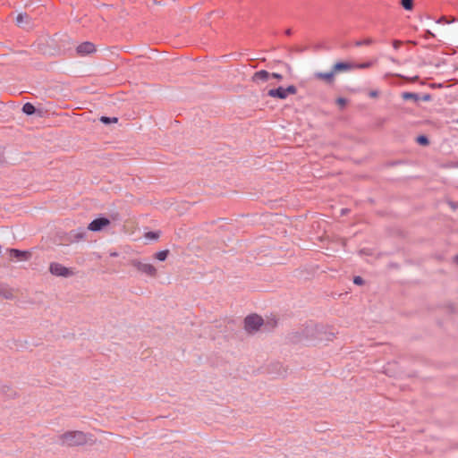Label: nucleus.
I'll list each match as a JSON object with an SVG mask.
<instances>
[{
  "label": "nucleus",
  "mask_w": 458,
  "mask_h": 458,
  "mask_svg": "<svg viewBox=\"0 0 458 458\" xmlns=\"http://www.w3.org/2000/svg\"><path fill=\"white\" fill-rule=\"evenodd\" d=\"M59 443L65 446H77L87 444L90 437L81 430L66 431L58 437Z\"/></svg>",
  "instance_id": "nucleus-1"
},
{
  "label": "nucleus",
  "mask_w": 458,
  "mask_h": 458,
  "mask_svg": "<svg viewBox=\"0 0 458 458\" xmlns=\"http://www.w3.org/2000/svg\"><path fill=\"white\" fill-rule=\"evenodd\" d=\"M131 265L140 274L148 277H156L157 276V269L150 263L144 262L140 259H131Z\"/></svg>",
  "instance_id": "nucleus-2"
},
{
  "label": "nucleus",
  "mask_w": 458,
  "mask_h": 458,
  "mask_svg": "<svg viewBox=\"0 0 458 458\" xmlns=\"http://www.w3.org/2000/svg\"><path fill=\"white\" fill-rule=\"evenodd\" d=\"M297 92L295 86L291 85L287 88L279 87L277 89H269L267 95L274 98L285 99L288 95H294Z\"/></svg>",
  "instance_id": "nucleus-3"
},
{
  "label": "nucleus",
  "mask_w": 458,
  "mask_h": 458,
  "mask_svg": "<svg viewBox=\"0 0 458 458\" xmlns=\"http://www.w3.org/2000/svg\"><path fill=\"white\" fill-rule=\"evenodd\" d=\"M49 271L52 275L56 276L69 277L73 275V271L71 268H68L57 262L50 264Z\"/></svg>",
  "instance_id": "nucleus-4"
},
{
  "label": "nucleus",
  "mask_w": 458,
  "mask_h": 458,
  "mask_svg": "<svg viewBox=\"0 0 458 458\" xmlns=\"http://www.w3.org/2000/svg\"><path fill=\"white\" fill-rule=\"evenodd\" d=\"M262 324V318L255 314L248 316L244 320V327L248 332L250 333L257 331Z\"/></svg>",
  "instance_id": "nucleus-5"
},
{
  "label": "nucleus",
  "mask_w": 458,
  "mask_h": 458,
  "mask_svg": "<svg viewBox=\"0 0 458 458\" xmlns=\"http://www.w3.org/2000/svg\"><path fill=\"white\" fill-rule=\"evenodd\" d=\"M111 222L108 218L99 217L94 219L89 224L88 229L92 232H99L110 225Z\"/></svg>",
  "instance_id": "nucleus-6"
},
{
  "label": "nucleus",
  "mask_w": 458,
  "mask_h": 458,
  "mask_svg": "<svg viewBox=\"0 0 458 458\" xmlns=\"http://www.w3.org/2000/svg\"><path fill=\"white\" fill-rule=\"evenodd\" d=\"M314 77H315V79H317L320 81H323L324 83H326L327 85H333L335 81V73L333 71V69H331V71L326 72H316L314 74Z\"/></svg>",
  "instance_id": "nucleus-7"
},
{
  "label": "nucleus",
  "mask_w": 458,
  "mask_h": 458,
  "mask_svg": "<svg viewBox=\"0 0 458 458\" xmlns=\"http://www.w3.org/2000/svg\"><path fill=\"white\" fill-rule=\"evenodd\" d=\"M332 69L336 75L337 73H340V72H346L354 70L355 64L347 63V62H338L333 65Z\"/></svg>",
  "instance_id": "nucleus-8"
},
{
  "label": "nucleus",
  "mask_w": 458,
  "mask_h": 458,
  "mask_svg": "<svg viewBox=\"0 0 458 458\" xmlns=\"http://www.w3.org/2000/svg\"><path fill=\"white\" fill-rule=\"evenodd\" d=\"M77 53L81 55H89L96 51V47L91 42H83L77 47Z\"/></svg>",
  "instance_id": "nucleus-9"
},
{
  "label": "nucleus",
  "mask_w": 458,
  "mask_h": 458,
  "mask_svg": "<svg viewBox=\"0 0 458 458\" xmlns=\"http://www.w3.org/2000/svg\"><path fill=\"white\" fill-rule=\"evenodd\" d=\"M270 73L265 70L256 72L252 76V81L255 82L266 81L269 79Z\"/></svg>",
  "instance_id": "nucleus-10"
},
{
  "label": "nucleus",
  "mask_w": 458,
  "mask_h": 458,
  "mask_svg": "<svg viewBox=\"0 0 458 458\" xmlns=\"http://www.w3.org/2000/svg\"><path fill=\"white\" fill-rule=\"evenodd\" d=\"M17 25L26 28L30 24V17L26 13H20L16 17Z\"/></svg>",
  "instance_id": "nucleus-11"
},
{
  "label": "nucleus",
  "mask_w": 458,
  "mask_h": 458,
  "mask_svg": "<svg viewBox=\"0 0 458 458\" xmlns=\"http://www.w3.org/2000/svg\"><path fill=\"white\" fill-rule=\"evenodd\" d=\"M11 257H14L19 259H27L30 254L26 251H21L17 249H11L10 250Z\"/></svg>",
  "instance_id": "nucleus-12"
},
{
  "label": "nucleus",
  "mask_w": 458,
  "mask_h": 458,
  "mask_svg": "<svg viewBox=\"0 0 458 458\" xmlns=\"http://www.w3.org/2000/svg\"><path fill=\"white\" fill-rule=\"evenodd\" d=\"M168 254H169L168 250H160L155 254V258L159 261H164L168 257Z\"/></svg>",
  "instance_id": "nucleus-13"
},
{
  "label": "nucleus",
  "mask_w": 458,
  "mask_h": 458,
  "mask_svg": "<svg viewBox=\"0 0 458 458\" xmlns=\"http://www.w3.org/2000/svg\"><path fill=\"white\" fill-rule=\"evenodd\" d=\"M402 98L404 100H414L417 101L419 99L418 95L411 92H403L402 94Z\"/></svg>",
  "instance_id": "nucleus-14"
},
{
  "label": "nucleus",
  "mask_w": 458,
  "mask_h": 458,
  "mask_svg": "<svg viewBox=\"0 0 458 458\" xmlns=\"http://www.w3.org/2000/svg\"><path fill=\"white\" fill-rule=\"evenodd\" d=\"M22 111L26 114H34L35 112V107L32 104L30 103H26L23 107H22Z\"/></svg>",
  "instance_id": "nucleus-15"
},
{
  "label": "nucleus",
  "mask_w": 458,
  "mask_h": 458,
  "mask_svg": "<svg viewBox=\"0 0 458 458\" xmlns=\"http://www.w3.org/2000/svg\"><path fill=\"white\" fill-rule=\"evenodd\" d=\"M375 64V62H366V63H362V64H355V69H368V68H370L371 66H373V64Z\"/></svg>",
  "instance_id": "nucleus-16"
},
{
  "label": "nucleus",
  "mask_w": 458,
  "mask_h": 458,
  "mask_svg": "<svg viewBox=\"0 0 458 458\" xmlns=\"http://www.w3.org/2000/svg\"><path fill=\"white\" fill-rule=\"evenodd\" d=\"M100 121L105 124H108L111 123H117L118 119L116 117L110 118V117H106V116H101Z\"/></svg>",
  "instance_id": "nucleus-17"
},
{
  "label": "nucleus",
  "mask_w": 458,
  "mask_h": 458,
  "mask_svg": "<svg viewBox=\"0 0 458 458\" xmlns=\"http://www.w3.org/2000/svg\"><path fill=\"white\" fill-rule=\"evenodd\" d=\"M402 5L405 10H411L413 6L412 0H402Z\"/></svg>",
  "instance_id": "nucleus-18"
},
{
  "label": "nucleus",
  "mask_w": 458,
  "mask_h": 458,
  "mask_svg": "<svg viewBox=\"0 0 458 458\" xmlns=\"http://www.w3.org/2000/svg\"><path fill=\"white\" fill-rule=\"evenodd\" d=\"M417 142L421 144V145H428V140L425 136H419L417 138Z\"/></svg>",
  "instance_id": "nucleus-19"
},
{
  "label": "nucleus",
  "mask_w": 458,
  "mask_h": 458,
  "mask_svg": "<svg viewBox=\"0 0 458 458\" xmlns=\"http://www.w3.org/2000/svg\"><path fill=\"white\" fill-rule=\"evenodd\" d=\"M336 104L341 107V108H344L346 104H347V100L344 98H338L336 99Z\"/></svg>",
  "instance_id": "nucleus-20"
},
{
  "label": "nucleus",
  "mask_w": 458,
  "mask_h": 458,
  "mask_svg": "<svg viewBox=\"0 0 458 458\" xmlns=\"http://www.w3.org/2000/svg\"><path fill=\"white\" fill-rule=\"evenodd\" d=\"M146 237L148 238V239L157 240V239L159 238V233H155V232H148L146 234Z\"/></svg>",
  "instance_id": "nucleus-21"
},
{
  "label": "nucleus",
  "mask_w": 458,
  "mask_h": 458,
  "mask_svg": "<svg viewBox=\"0 0 458 458\" xmlns=\"http://www.w3.org/2000/svg\"><path fill=\"white\" fill-rule=\"evenodd\" d=\"M368 95L371 98H377L379 96V91L377 89H371L369 91Z\"/></svg>",
  "instance_id": "nucleus-22"
},
{
  "label": "nucleus",
  "mask_w": 458,
  "mask_h": 458,
  "mask_svg": "<svg viewBox=\"0 0 458 458\" xmlns=\"http://www.w3.org/2000/svg\"><path fill=\"white\" fill-rule=\"evenodd\" d=\"M373 43V39L372 38H366L362 41H357L356 45L357 46H361V45H370Z\"/></svg>",
  "instance_id": "nucleus-23"
},
{
  "label": "nucleus",
  "mask_w": 458,
  "mask_h": 458,
  "mask_svg": "<svg viewBox=\"0 0 458 458\" xmlns=\"http://www.w3.org/2000/svg\"><path fill=\"white\" fill-rule=\"evenodd\" d=\"M73 236L77 239H83L85 236V233L84 232L76 233L73 234Z\"/></svg>",
  "instance_id": "nucleus-24"
},
{
  "label": "nucleus",
  "mask_w": 458,
  "mask_h": 458,
  "mask_svg": "<svg viewBox=\"0 0 458 458\" xmlns=\"http://www.w3.org/2000/svg\"><path fill=\"white\" fill-rule=\"evenodd\" d=\"M353 282L356 284H361L363 283V280L360 276H356V277H354Z\"/></svg>",
  "instance_id": "nucleus-25"
},
{
  "label": "nucleus",
  "mask_w": 458,
  "mask_h": 458,
  "mask_svg": "<svg viewBox=\"0 0 458 458\" xmlns=\"http://www.w3.org/2000/svg\"><path fill=\"white\" fill-rule=\"evenodd\" d=\"M270 77H273V78L277 79V80H282V78H283V76L281 74L276 73V72L270 74Z\"/></svg>",
  "instance_id": "nucleus-26"
},
{
  "label": "nucleus",
  "mask_w": 458,
  "mask_h": 458,
  "mask_svg": "<svg viewBox=\"0 0 458 458\" xmlns=\"http://www.w3.org/2000/svg\"><path fill=\"white\" fill-rule=\"evenodd\" d=\"M401 44H402L401 41L395 40L393 43V47L394 49H398V47L401 46Z\"/></svg>",
  "instance_id": "nucleus-27"
},
{
  "label": "nucleus",
  "mask_w": 458,
  "mask_h": 458,
  "mask_svg": "<svg viewBox=\"0 0 458 458\" xmlns=\"http://www.w3.org/2000/svg\"><path fill=\"white\" fill-rule=\"evenodd\" d=\"M437 22H439V23H441V22L449 23V22H451V21H448L445 16H443V17H441V18L438 20V21H437Z\"/></svg>",
  "instance_id": "nucleus-28"
},
{
  "label": "nucleus",
  "mask_w": 458,
  "mask_h": 458,
  "mask_svg": "<svg viewBox=\"0 0 458 458\" xmlns=\"http://www.w3.org/2000/svg\"><path fill=\"white\" fill-rule=\"evenodd\" d=\"M449 205H450V207H451L453 209H455V208H458V204H455V203H454V202H450V203H449Z\"/></svg>",
  "instance_id": "nucleus-29"
},
{
  "label": "nucleus",
  "mask_w": 458,
  "mask_h": 458,
  "mask_svg": "<svg viewBox=\"0 0 458 458\" xmlns=\"http://www.w3.org/2000/svg\"><path fill=\"white\" fill-rule=\"evenodd\" d=\"M454 261L456 265H458V255H456L454 258Z\"/></svg>",
  "instance_id": "nucleus-30"
},
{
  "label": "nucleus",
  "mask_w": 458,
  "mask_h": 458,
  "mask_svg": "<svg viewBox=\"0 0 458 458\" xmlns=\"http://www.w3.org/2000/svg\"><path fill=\"white\" fill-rule=\"evenodd\" d=\"M389 59H390V61H392L393 63H396V61H395V59H394V58L390 57Z\"/></svg>",
  "instance_id": "nucleus-31"
},
{
  "label": "nucleus",
  "mask_w": 458,
  "mask_h": 458,
  "mask_svg": "<svg viewBox=\"0 0 458 458\" xmlns=\"http://www.w3.org/2000/svg\"><path fill=\"white\" fill-rule=\"evenodd\" d=\"M111 256L113 257H116L117 256V253H112Z\"/></svg>",
  "instance_id": "nucleus-32"
},
{
  "label": "nucleus",
  "mask_w": 458,
  "mask_h": 458,
  "mask_svg": "<svg viewBox=\"0 0 458 458\" xmlns=\"http://www.w3.org/2000/svg\"><path fill=\"white\" fill-rule=\"evenodd\" d=\"M454 167H458V163L456 165H454Z\"/></svg>",
  "instance_id": "nucleus-33"
}]
</instances>
